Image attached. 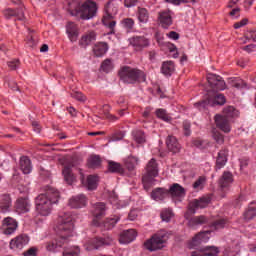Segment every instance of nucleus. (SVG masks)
<instances>
[{"label":"nucleus","mask_w":256,"mask_h":256,"mask_svg":"<svg viewBox=\"0 0 256 256\" xmlns=\"http://www.w3.org/2000/svg\"><path fill=\"white\" fill-rule=\"evenodd\" d=\"M166 37H168V39H172V41H177V39H179V33L175 31H170L166 34Z\"/></svg>","instance_id":"338daca9"},{"label":"nucleus","mask_w":256,"mask_h":256,"mask_svg":"<svg viewBox=\"0 0 256 256\" xmlns=\"http://www.w3.org/2000/svg\"><path fill=\"white\" fill-rule=\"evenodd\" d=\"M20 169L24 175H29L33 171V166L31 165V159L27 156H22L19 161Z\"/></svg>","instance_id":"72a5a7b5"},{"label":"nucleus","mask_w":256,"mask_h":256,"mask_svg":"<svg viewBox=\"0 0 256 256\" xmlns=\"http://www.w3.org/2000/svg\"><path fill=\"white\" fill-rule=\"evenodd\" d=\"M207 183V178L205 176H200L192 185L193 189H203Z\"/></svg>","instance_id":"3c124183"},{"label":"nucleus","mask_w":256,"mask_h":256,"mask_svg":"<svg viewBox=\"0 0 256 256\" xmlns=\"http://www.w3.org/2000/svg\"><path fill=\"white\" fill-rule=\"evenodd\" d=\"M249 23V19L244 18L240 22H236L234 24V29H241V27H245Z\"/></svg>","instance_id":"69168bd1"},{"label":"nucleus","mask_w":256,"mask_h":256,"mask_svg":"<svg viewBox=\"0 0 256 256\" xmlns=\"http://www.w3.org/2000/svg\"><path fill=\"white\" fill-rule=\"evenodd\" d=\"M233 181H235L233 173L230 171H224L218 180V186L222 191H225V189H229V187L233 185Z\"/></svg>","instance_id":"412c9836"},{"label":"nucleus","mask_w":256,"mask_h":256,"mask_svg":"<svg viewBox=\"0 0 256 256\" xmlns=\"http://www.w3.org/2000/svg\"><path fill=\"white\" fill-rule=\"evenodd\" d=\"M92 215L94 217L92 225H94V227H101V219L107 215V205L105 202H97L93 204Z\"/></svg>","instance_id":"1a4fd4ad"},{"label":"nucleus","mask_w":256,"mask_h":256,"mask_svg":"<svg viewBox=\"0 0 256 256\" xmlns=\"http://www.w3.org/2000/svg\"><path fill=\"white\" fill-rule=\"evenodd\" d=\"M61 194L51 186L44 188V193L38 195L35 199V209L41 217H49L53 211V205L59 203Z\"/></svg>","instance_id":"f03ea898"},{"label":"nucleus","mask_w":256,"mask_h":256,"mask_svg":"<svg viewBox=\"0 0 256 256\" xmlns=\"http://www.w3.org/2000/svg\"><path fill=\"white\" fill-rule=\"evenodd\" d=\"M211 203V196H203L199 199H195L191 202L189 211L192 215H195L196 209H205Z\"/></svg>","instance_id":"dca6fc26"},{"label":"nucleus","mask_w":256,"mask_h":256,"mask_svg":"<svg viewBox=\"0 0 256 256\" xmlns=\"http://www.w3.org/2000/svg\"><path fill=\"white\" fill-rule=\"evenodd\" d=\"M118 8L115 6L113 1H109L105 6L106 14L102 18V24L104 27L109 29L108 35H115V27L117 25V21L113 20V16L117 15Z\"/></svg>","instance_id":"0eeeda50"},{"label":"nucleus","mask_w":256,"mask_h":256,"mask_svg":"<svg viewBox=\"0 0 256 256\" xmlns=\"http://www.w3.org/2000/svg\"><path fill=\"white\" fill-rule=\"evenodd\" d=\"M169 197V190L166 188H155L151 192V199L154 201H165Z\"/></svg>","instance_id":"7c9ffc66"},{"label":"nucleus","mask_w":256,"mask_h":256,"mask_svg":"<svg viewBox=\"0 0 256 256\" xmlns=\"http://www.w3.org/2000/svg\"><path fill=\"white\" fill-rule=\"evenodd\" d=\"M124 169L121 163L115 162L113 160L108 161V172L109 173H123Z\"/></svg>","instance_id":"37998d69"},{"label":"nucleus","mask_w":256,"mask_h":256,"mask_svg":"<svg viewBox=\"0 0 256 256\" xmlns=\"http://www.w3.org/2000/svg\"><path fill=\"white\" fill-rule=\"evenodd\" d=\"M172 199H182V197H185L187 195V190L181 184L174 183L170 186L168 189V196Z\"/></svg>","instance_id":"4be33fe9"},{"label":"nucleus","mask_w":256,"mask_h":256,"mask_svg":"<svg viewBox=\"0 0 256 256\" xmlns=\"http://www.w3.org/2000/svg\"><path fill=\"white\" fill-rule=\"evenodd\" d=\"M3 15L5 19H13V17H15L17 21H23V19H25V12L22 7L16 9L7 8L3 11Z\"/></svg>","instance_id":"5701e85b"},{"label":"nucleus","mask_w":256,"mask_h":256,"mask_svg":"<svg viewBox=\"0 0 256 256\" xmlns=\"http://www.w3.org/2000/svg\"><path fill=\"white\" fill-rule=\"evenodd\" d=\"M207 81L211 89H213L214 91H225L227 89V83H225L223 77L217 74H208Z\"/></svg>","instance_id":"9d476101"},{"label":"nucleus","mask_w":256,"mask_h":256,"mask_svg":"<svg viewBox=\"0 0 256 256\" xmlns=\"http://www.w3.org/2000/svg\"><path fill=\"white\" fill-rule=\"evenodd\" d=\"M129 43L132 47H139L140 49L149 47V39L145 38V36H134L129 38Z\"/></svg>","instance_id":"473e14b6"},{"label":"nucleus","mask_w":256,"mask_h":256,"mask_svg":"<svg viewBox=\"0 0 256 256\" xmlns=\"http://www.w3.org/2000/svg\"><path fill=\"white\" fill-rule=\"evenodd\" d=\"M220 253L217 246H205L191 253V256H218Z\"/></svg>","instance_id":"aec40b11"},{"label":"nucleus","mask_w":256,"mask_h":256,"mask_svg":"<svg viewBox=\"0 0 256 256\" xmlns=\"http://www.w3.org/2000/svg\"><path fill=\"white\" fill-rule=\"evenodd\" d=\"M119 221H121L120 215H111L107 217L103 222H100V226L98 227H102V229L105 231H111V229H113L117 223H119Z\"/></svg>","instance_id":"a878e982"},{"label":"nucleus","mask_w":256,"mask_h":256,"mask_svg":"<svg viewBox=\"0 0 256 256\" xmlns=\"http://www.w3.org/2000/svg\"><path fill=\"white\" fill-rule=\"evenodd\" d=\"M99 6L93 0H86L81 4L80 0H72L68 3V13L71 17H77L82 21H89L97 17Z\"/></svg>","instance_id":"7ed1b4c3"},{"label":"nucleus","mask_w":256,"mask_h":256,"mask_svg":"<svg viewBox=\"0 0 256 256\" xmlns=\"http://www.w3.org/2000/svg\"><path fill=\"white\" fill-rule=\"evenodd\" d=\"M2 227L4 228V235H13L19 227V223L15 218L6 217L2 221Z\"/></svg>","instance_id":"f3484780"},{"label":"nucleus","mask_w":256,"mask_h":256,"mask_svg":"<svg viewBox=\"0 0 256 256\" xmlns=\"http://www.w3.org/2000/svg\"><path fill=\"white\" fill-rule=\"evenodd\" d=\"M62 256H81V248L79 246L64 248Z\"/></svg>","instance_id":"a18cd8bd"},{"label":"nucleus","mask_w":256,"mask_h":256,"mask_svg":"<svg viewBox=\"0 0 256 256\" xmlns=\"http://www.w3.org/2000/svg\"><path fill=\"white\" fill-rule=\"evenodd\" d=\"M166 3H171L172 5H181V3H197V0H165Z\"/></svg>","instance_id":"13d9d810"},{"label":"nucleus","mask_w":256,"mask_h":256,"mask_svg":"<svg viewBox=\"0 0 256 256\" xmlns=\"http://www.w3.org/2000/svg\"><path fill=\"white\" fill-rule=\"evenodd\" d=\"M146 174L142 177V185L145 191H149L155 185V177H159V163L157 159L151 158L145 167Z\"/></svg>","instance_id":"39448f33"},{"label":"nucleus","mask_w":256,"mask_h":256,"mask_svg":"<svg viewBox=\"0 0 256 256\" xmlns=\"http://www.w3.org/2000/svg\"><path fill=\"white\" fill-rule=\"evenodd\" d=\"M103 160L100 155L92 154L88 157L86 165L88 169H101Z\"/></svg>","instance_id":"2f4dec72"},{"label":"nucleus","mask_w":256,"mask_h":256,"mask_svg":"<svg viewBox=\"0 0 256 256\" xmlns=\"http://www.w3.org/2000/svg\"><path fill=\"white\" fill-rule=\"evenodd\" d=\"M241 8L237 7L232 9V11L229 13L230 17H232L233 19H239V17H241Z\"/></svg>","instance_id":"e2e57ef3"},{"label":"nucleus","mask_w":256,"mask_h":256,"mask_svg":"<svg viewBox=\"0 0 256 256\" xmlns=\"http://www.w3.org/2000/svg\"><path fill=\"white\" fill-rule=\"evenodd\" d=\"M222 116L226 117V119L231 121V119H235V117H239V110H237L233 106H227L223 109V115Z\"/></svg>","instance_id":"58836bf2"},{"label":"nucleus","mask_w":256,"mask_h":256,"mask_svg":"<svg viewBox=\"0 0 256 256\" xmlns=\"http://www.w3.org/2000/svg\"><path fill=\"white\" fill-rule=\"evenodd\" d=\"M155 115L157 119H160L161 121H164L165 123H170V121H173V118L167 113V110L163 108H158L155 111Z\"/></svg>","instance_id":"a19ab883"},{"label":"nucleus","mask_w":256,"mask_h":256,"mask_svg":"<svg viewBox=\"0 0 256 256\" xmlns=\"http://www.w3.org/2000/svg\"><path fill=\"white\" fill-rule=\"evenodd\" d=\"M183 131L186 137H189L191 135V122L187 120L183 122Z\"/></svg>","instance_id":"bf43d9fd"},{"label":"nucleus","mask_w":256,"mask_h":256,"mask_svg":"<svg viewBox=\"0 0 256 256\" xmlns=\"http://www.w3.org/2000/svg\"><path fill=\"white\" fill-rule=\"evenodd\" d=\"M212 137L218 143V145H223L225 143V138L223 137V134L217 130L212 131Z\"/></svg>","instance_id":"864d4df0"},{"label":"nucleus","mask_w":256,"mask_h":256,"mask_svg":"<svg viewBox=\"0 0 256 256\" xmlns=\"http://www.w3.org/2000/svg\"><path fill=\"white\" fill-rule=\"evenodd\" d=\"M225 103H227V99L225 98V95H223V94H217V95L214 97V105L223 106Z\"/></svg>","instance_id":"5fc2aeb1"},{"label":"nucleus","mask_w":256,"mask_h":256,"mask_svg":"<svg viewBox=\"0 0 256 256\" xmlns=\"http://www.w3.org/2000/svg\"><path fill=\"white\" fill-rule=\"evenodd\" d=\"M68 205L71 209H83V207H87V196L84 194L72 196L69 199Z\"/></svg>","instance_id":"a211bd4d"},{"label":"nucleus","mask_w":256,"mask_h":256,"mask_svg":"<svg viewBox=\"0 0 256 256\" xmlns=\"http://www.w3.org/2000/svg\"><path fill=\"white\" fill-rule=\"evenodd\" d=\"M167 233L158 232L153 234L149 239H147L143 247L146 251L150 253H155V251H161V249H165V245L167 244Z\"/></svg>","instance_id":"423d86ee"},{"label":"nucleus","mask_w":256,"mask_h":256,"mask_svg":"<svg viewBox=\"0 0 256 256\" xmlns=\"http://www.w3.org/2000/svg\"><path fill=\"white\" fill-rule=\"evenodd\" d=\"M160 217H161L162 221L169 223V221H171V219L173 217V211H171L169 209H164L160 213Z\"/></svg>","instance_id":"603ef678"},{"label":"nucleus","mask_w":256,"mask_h":256,"mask_svg":"<svg viewBox=\"0 0 256 256\" xmlns=\"http://www.w3.org/2000/svg\"><path fill=\"white\" fill-rule=\"evenodd\" d=\"M125 165L128 171H135L137 165H139V159L136 156H129L125 161Z\"/></svg>","instance_id":"c03bdc74"},{"label":"nucleus","mask_w":256,"mask_h":256,"mask_svg":"<svg viewBox=\"0 0 256 256\" xmlns=\"http://www.w3.org/2000/svg\"><path fill=\"white\" fill-rule=\"evenodd\" d=\"M118 75L121 81L128 85H135V83H141V81H146L147 79V75L143 70L131 68L130 66H123L118 72Z\"/></svg>","instance_id":"20e7f679"},{"label":"nucleus","mask_w":256,"mask_h":256,"mask_svg":"<svg viewBox=\"0 0 256 256\" xmlns=\"http://www.w3.org/2000/svg\"><path fill=\"white\" fill-rule=\"evenodd\" d=\"M227 223H229V221L225 218L218 219L209 225L210 231H221V229L227 227Z\"/></svg>","instance_id":"4c0bfd02"},{"label":"nucleus","mask_w":256,"mask_h":256,"mask_svg":"<svg viewBox=\"0 0 256 256\" xmlns=\"http://www.w3.org/2000/svg\"><path fill=\"white\" fill-rule=\"evenodd\" d=\"M244 221H251L256 217V201H252L243 213Z\"/></svg>","instance_id":"c9c22d12"},{"label":"nucleus","mask_w":256,"mask_h":256,"mask_svg":"<svg viewBox=\"0 0 256 256\" xmlns=\"http://www.w3.org/2000/svg\"><path fill=\"white\" fill-rule=\"evenodd\" d=\"M194 107L198 109V111H205L209 107V101L203 100L200 102H196Z\"/></svg>","instance_id":"6e6d98bb"},{"label":"nucleus","mask_w":256,"mask_h":256,"mask_svg":"<svg viewBox=\"0 0 256 256\" xmlns=\"http://www.w3.org/2000/svg\"><path fill=\"white\" fill-rule=\"evenodd\" d=\"M66 33L71 43H75L79 39V26L74 22H68L66 24Z\"/></svg>","instance_id":"bb28decb"},{"label":"nucleus","mask_w":256,"mask_h":256,"mask_svg":"<svg viewBox=\"0 0 256 256\" xmlns=\"http://www.w3.org/2000/svg\"><path fill=\"white\" fill-rule=\"evenodd\" d=\"M233 86L235 87V89H245V87H247V83H245V81L243 80H239L236 83H234Z\"/></svg>","instance_id":"774afa93"},{"label":"nucleus","mask_w":256,"mask_h":256,"mask_svg":"<svg viewBox=\"0 0 256 256\" xmlns=\"http://www.w3.org/2000/svg\"><path fill=\"white\" fill-rule=\"evenodd\" d=\"M113 243V238L109 235L104 237H95L88 239L84 247L86 251H96L97 249H101V247H109Z\"/></svg>","instance_id":"6e6552de"},{"label":"nucleus","mask_w":256,"mask_h":256,"mask_svg":"<svg viewBox=\"0 0 256 256\" xmlns=\"http://www.w3.org/2000/svg\"><path fill=\"white\" fill-rule=\"evenodd\" d=\"M97 41V33L95 31H90L84 35L79 40L80 47H83V49H87L91 43H95Z\"/></svg>","instance_id":"cd10ccee"},{"label":"nucleus","mask_w":256,"mask_h":256,"mask_svg":"<svg viewBox=\"0 0 256 256\" xmlns=\"http://www.w3.org/2000/svg\"><path fill=\"white\" fill-rule=\"evenodd\" d=\"M73 216L70 213L60 214L55 227L56 237L51 241L46 242V251L49 253H57L63 249V245L68 243L69 237H73Z\"/></svg>","instance_id":"f257e3e1"},{"label":"nucleus","mask_w":256,"mask_h":256,"mask_svg":"<svg viewBox=\"0 0 256 256\" xmlns=\"http://www.w3.org/2000/svg\"><path fill=\"white\" fill-rule=\"evenodd\" d=\"M137 239V231L135 229L124 230L120 233L119 243L121 245H129V243H133Z\"/></svg>","instance_id":"b1692460"},{"label":"nucleus","mask_w":256,"mask_h":256,"mask_svg":"<svg viewBox=\"0 0 256 256\" xmlns=\"http://www.w3.org/2000/svg\"><path fill=\"white\" fill-rule=\"evenodd\" d=\"M228 159H229V150L227 148L221 149L218 152V155L216 157V165H215L216 171L223 169V167L227 165Z\"/></svg>","instance_id":"393cba45"},{"label":"nucleus","mask_w":256,"mask_h":256,"mask_svg":"<svg viewBox=\"0 0 256 256\" xmlns=\"http://www.w3.org/2000/svg\"><path fill=\"white\" fill-rule=\"evenodd\" d=\"M166 146L171 153H179L181 151V144H179V140L175 136L166 138Z\"/></svg>","instance_id":"c756f323"},{"label":"nucleus","mask_w":256,"mask_h":256,"mask_svg":"<svg viewBox=\"0 0 256 256\" xmlns=\"http://www.w3.org/2000/svg\"><path fill=\"white\" fill-rule=\"evenodd\" d=\"M62 174L68 185H73V183H75V175H73V170H71L70 166H65L62 170Z\"/></svg>","instance_id":"ea45409f"},{"label":"nucleus","mask_w":256,"mask_h":256,"mask_svg":"<svg viewBox=\"0 0 256 256\" xmlns=\"http://www.w3.org/2000/svg\"><path fill=\"white\" fill-rule=\"evenodd\" d=\"M158 23L162 29H167L173 25V14L169 10L160 11L158 14Z\"/></svg>","instance_id":"2eb2a0df"},{"label":"nucleus","mask_w":256,"mask_h":256,"mask_svg":"<svg viewBox=\"0 0 256 256\" xmlns=\"http://www.w3.org/2000/svg\"><path fill=\"white\" fill-rule=\"evenodd\" d=\"M174 71L175 63L173 61H165L162 63L161 73L165 75V77H171Z\"/></svg>","instance_id":"e433bc0d"},{"label":"nucleus","mask_w":256,"mask_h":256,"mask_svg":"<svg viewBox=\"0 0 256 256\" xmlns=\"http://www.w3.org/2000/svg\"><path fill=\"white\" fill-rule=\"evenodd\" d=\"M132 137L134 141H136L139 145L145 143L146 141L145 132H143L142 130H134L132 132Z\"/></svg>","instance_id":"09e8293b"},{"label":"nucleus","mask_w":256,"mask_h":256,"mask_svg":"<svg viewBox=\"0 0 256 256\" xmlns=\"http://www.w3.org/2000/svg\"><path fill=\"white\" fill-rule=\"evenodd\" d=\"M137 17L140 23H147L149 21V11H147V8L138 7Z\"/></svg>","instance_id":"49530a36"},{"label":"nucleus","mask_w":256,"mask_h":256,"mask_svg":"<svg viewBox=\"0 0 256 256\" xmlns=\"http://www.w3.org/2000/svg\"><path fill=\"white\" fill-rule=\"evenodd\" d=\"M125 137V132L124 131H117L114 134H112V141H122Z\"/></svg>","instance_id":"052dcab7"},{"label":"nucleus","mask_w":256,"mask_h":256,"mask_svg":"<svg viewBox=\"0 0 256 256\" xmlns=\"http://www.w3.org/2000/svg\"><path fill=\"white\" fill-rule=\"evenodd\" d=\"M101 70L104 73H110V71H113V62H111V59H106L102 62Z\"/></svg>","instance_id":"8fccbe9b"},{"label":"nucleus","mask_w":256,"mask_h":256,"mask_svg":"<svg viewBox=\"0 0 256 256\" xmlns=\"http://www.w3.org/2000/svg\"><path fill=\"white\" fill-rule=\"evenodd\" d=\"M107 51H109V45L107 42H99L93 47L95 57H103Z\"/></svg>","instance_id":"f704fd0d"},{"label":"nucleus","mask_w":256,"mask_h":256,"mask_svg":"<svg viewBox=\"0 0 256 256\" xmlns=\"http://www.w3.org/2000/svg\"><path fill=\"white\" fill-rule=\"evenodd\" d=\"M14 209L18 215H25L31 211V201L28 197H20L16 200Z\"/></svg>","instance_id":"f8f14e48"},{"label":"nucleus","mask_w":256,"mask_h":256,"mask_svg":"<svg viewBox=\"0 0 256 256\" xmlns=\"http://www.w3.org/2000/svg\"><path fill=\"white\" fill-rule=\"evenodd\" d=\"M98 181H99L98 176L89 175L87 177V189H88V191H95V189H97Z\"/></svg>","instance_id":"de8ad7c7"},{"label":"nucleus","mask_w":256,"mask_h":256,"mask_svg":"<svg viewBox=\"0 0 256 256\" xmlns=\"http://www.w3.org/2000/svg\"><path fill=\"white\" fill-rule=\"evenodd\" d=\"M138 3L139 0H124V6L127 7V9H131V7H136Z\"/></svg>","instance_id":"0e129e2a"},{"label":"nucleus","mask_w":256,"mask_h":256,"mask_svg":"<svg viewBox=\"0 0 256 256\" xmlns=\"http://www.w3.org/2000/svg\"><path fill=\"white\" fill-rule=\"evenodd\" d=\"M11 205L13 201L11 200V195L2 194L0 195V213H9L11 210Z\"/></svg>","instance_id":"c85d7f7f"},{"label":"nucleus","mask_w":256,"mask_h":256,"mask_svg":"<svg viewBox=\"0 0 256 256\" xmlns=\"http://www.w3.org/2000/svg\"><path fill=\"white\" fill-rule=\"evenodd\" d=\"M211 230L201 231L197 233L190 241H189V247L190 249H193L195 247H199L201 243H208L209 239H211Z\"/></svg>","instance_id":"9b49d317"},{"label":"nucleus","mask_w":256,"mask_h":256,"mask_svg":"<svg viewBox=\"0 0 256 256\" xmlns=\"http://www.w3.org/2000/svg\"><path fill=\"white\" fill-rule=\"evenodd\" d=\"M29 235L27 234H20L15 238L10 240L9 248L16 251V249H23L26 245H29Z\"/></svg>","instance_id":"ddd939ff"},{"label":"nucleus","mask_w":256,"mask_h":256,"mask_svg":"<svg viewBox=\"0 0 256 256\" xmlns=\"http://www.w3.org/2000/svg\"><path fill=\"white\" fill-rule=\"evenodd\" d=\"M214 121L216 123V127L223 131V133H231V120H228L227 117L216 114L214 116Z\"/></svg>","instance_id":"4468645a"},{"label":"nucleus","mask_w":256,"mask_h":256,"mask_svg":"<svg viewBox=\"0 0 256 256\" xmlns=\"http://www.w3.org/2000/svg\"><path fill=\"white\" fill-rule=\"evenodd\" d=\"M39 253V248L33 246L30 247L28 250L22 253L23 256H37Z\"/></svg>","instance_id":"4d7b16f0"},{"label":"nucleus","mask_w":256,"mask_h":256,"mask_svg":"<svg viewBox=\"0 0 256 256\" xmlns=\"http://www.w3.org/2000/svg\"><path fill=\"white\" fill-rule=\"evenodd\" d=\"M184 217L188 221V227H191L192 229L199 227V225H207V223H209V218L205 215L189 218V213H186Z\"/></svg>","instance_id":"6ab92c4d"},{"label":"nucleus","mask_w":256,"mask_h":256,"mask_svg":"<svg viewBox=\"0 0 256 256\" xmlns=\"http://www.w3.org/2000/svg\"><path fill=\"white\" fill-rule=\"evenodd\" d=\"M20 65H21V62L19 61V59H14V60L8 62V67L12 71H16V69H19Z\"/></svg>","instance_id":"680f3d73"},{"label":"nucleus","mask_w":256,"mask_h":256,"mask_svg":"<svg viewBox=\"0 0 256 256\" xmlns=\"http://www.w3.org/2000/svg\"><path fill=\"white\" fill-rule=\"evenodd\" d=\"M121 25L127 33H133L135 31V20L133 18H124L121 21Z\"/></svg>","instance_id":"79ce46f5"}]
</instances>
